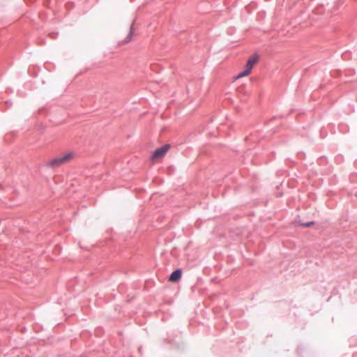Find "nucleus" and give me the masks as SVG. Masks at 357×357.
I'll return each instance as SVG.
<instances>
[{
  "mask_svg": "<svg viewBox=\"0 0 357 357\" xmlns=\"http://www.w3.org/2000/svg\"><path fill=\"white\" fill-rule=\"evenodd\" d=\"M169 144H166L162 146L161 147L157 149L152 153L151 158H158L164 156L169 150Z\"/></svg>",
  "mask_w": 357,
  "mask_h": 357,
  "instance_id": "obj_1",
  "label": "nucleus"
},
{
  "mask_svg": "<svg viewBox=\"0 0 357 357\" xmlns=\"http://www.w3.org/2000/svg\"><path fill=\"white\" fill-rule=\"evenodd\" d=\"M259 59V56L257 54H253L247 61L245 68L251 72L255 63Z\"/></svg>",
  "mask_w": 357,
  "mask_h": 357,
  "instance_id": "obj_2",
  "label": "nucleus"
},
{
  "mask_svg": "<svg viewBox=\"0 0 357 357\" xmlns=\"http://www.w3.org/2000/svg\"><path fill=\"white\" fill-rule=\"evenodd\" d=\"M182 275V271L180 268L174 270L169 275V280L172 282H178Z\"/></svg>",
  "mask_w": 357,
  "mask_h": 357,
  "instance_id": "obj_3",
  "label": "nucleus"
},
{
  "mask_svg": "<svg viewBox=\"0 0 357 357\" xmlns=\"http://www.w3.org/2000/svg\"><path fill=\"white\" fill-rule=\"evenodd\" d=\"M62 164H63L62 162V160H61V157L59 156V157H56V158H53L52 160H50L47 162V165L48 167H59Z\"/></svg>",
  "mask_w": 357,
  "mask_h": 357,
  "instance_id": "obj_4",
  "label": "nucleus"
},
{
  "mask_svg": "<svg viewBox=\"0 0 357 357\" xmlns=\"http://www.w3.org/2000/svg\"><path fill=\"white\" fill-rule=\"evenodd\" d=\"M133 34H134V29H133V25L132 24L130 28V31H129L128 36H126V38H125L123 43H127L130 42L132 38Z\"/></svg>",
  "mask_w": 357,
  "mask_h": 357,
  "instance_id": "obj_5",
  "label": "nucleus"
},
{
  "mask_svg": "<svg viewBox=\"0 0 357 357\" xmlns=\"http://www.w3.org/2000/svg\"><path fill=\"white\" fill-rule=\"evenodd\" d=\"M250 71L248 70L246 68H244L243 70H242L241 73H239L236 77L235 79H239L241 77L247 76L250 74Z\"/></svg>",
  "mask_w": 357,
  "mask_h": 357,
  "instance_id": "obj_6",
  "label": "nucleus"
},
{
  "mask_svg": "<svg viewBox=\"0 0 357 357\" xmlns=\"http://www.w3.org/2000/svg\"><path fill=\"white\" fill-rule=\"evenodd\" d=\"M71 156H72V154L70 153H68L64 154L63 156H60V157L62 160L63 163H64L66 160L70 159L71 158Z\"/></svg>",
  "mask_w": 357,
  "mask_h": 357,
  "instance_id": "obj_7",
  "label": "nucleus"
},
{
  "mask_svg": "<svg viewBox=\"0 0 357 357\" xmlns=\"http://www.w3.org/2000/svg\"><path fill=\"white\" fill-rule=\"evenodd\" d=\"M314 222L313 221H311V222H305V223H301L300 225L301 226H303L304 227H308L312 225H314Z\"/></svg>",
  "mask_w": 357,
  "mask_h": 357,
  "instance_id": "obj_8",
  "label": "nucleus"
}]
</instances>
